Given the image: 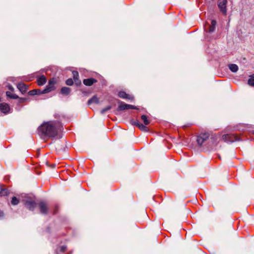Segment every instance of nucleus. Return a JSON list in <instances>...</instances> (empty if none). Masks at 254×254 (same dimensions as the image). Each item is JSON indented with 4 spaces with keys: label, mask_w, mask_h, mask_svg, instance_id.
Returning <instances> with one entry per match:
<instances>
[{
    "label": "nucleus",
    "mask_w": 254,
    "mask_h": 254,
    "mask_svg": "<svg viewBox=\"0 0 254 254\" xmlns=\"http://www.w3.org/2000/svg\"><path fill=\"white\" fill-rule=\"evenodd\" d=\"M63 130V125L58 121H50L43 123L38 128L39 134L41 136L53 138L61 137V132Z\"/></svg>",
    "instance_id": "f257e3e1"
},
{
    "label": "nucleus",
    "mask_w": 254,
    "mask_h": 254,
    "mask_svg": "<svg viewBox=\"0 0 254 254\" xmlns=\"http://www.w3.org/2000/svg\"><path fill=\"white\" fill-rule=\"evenodd\" d=\"M222 139L225 142H233L234 141L239 140L238 136L234 134H224L222 136Z\"/></svg>",
    "instance_id": "f03ea898"
},
{
    "label": "nucleus",
    "mask_w": 254,
    "mask_h": 254,
    "mask_svg": "<svg viewBox=\"0 0 254 254\" xmlns=\"http://www.w3.org/2000/svg\"><path fill=\"white\" fill-rule=\"evenodd\" d=\"M227 2V0H218V6L220 9L221 12L224 15L227 14L226 4Z\"/></svg>",
    "instance_id": "7ed1b4c3"
},
{
    "label": "nucleus",
    "mask_w": 254,
    "mask_h": 254,
    "mask_svg": "<svg viewBox=\"0 0 254 254\" xmlns=\"http://www.w3.org/2000/svg\"><path fill=\"white\" fill-rule=\"evenodd\" d=\"M24 204L27 208L30 211H33L37 206L36 202L31 199L26 200Z\"/></svg>",
    "instance_id": "20e7f679"
},
{
    "label": "nucleus",
    "mask_w": 254,
    "mask_h": 254,
    "mask_svg": "<svg viewBox=\"0 0 254 254\" xmlns=\"http://www.w3.org/2000/svg\"><path fill=\"white\" fill-rule=\"evenodd\" d=\"M209 134L208 133H201L199 135L197 136L196 141L197 144L201 146L203 143L208 138Z\"/></svg>",
    "instance_id": "39448f33"
},
{
    "label": "nucleus",
    "mask_w": 254,
    "mask_h": 254,
    "mask_svg": "<svg viewBox=\"0 0 254 254\" xmlns=\"http://www.w3.org/2000/svg\"><path fill=\"white\" fill-rule=\"evenodd\" d=\"M10 107L9 105L5 103L0 104V111L4 114H7L10 112Z\"/></svg>",
    "instance_id": "423d86ee"
},
{
    "label": "nucleus",
    "mask_w": 254,
    "mask_h": 254,
    "mask_svg": "<svg viewBox=\"0 0 254 254\" xmlns=\"http://www.w3.org/2000/svg\"><path fill=\"white\" fill-rule=\"evenodd\" d=\"M39 209L40 212L42 214H47L48 208L47 203L44 201H41L39 203Z\"/></svg>",
    "instance_id": "0eeeda50"
},
{
    "label": "nucleus",
    "mask_w": 254,
    "mask_h": 254,
    "mask_svg": "<svg viewBox=\"0 0 254 254\" xmlns=\"http://www.w3.org/2000/svg\"><path fill=\"white\" fill-rule=\"evenodd\" d=\"M130 109H136L137 108L133 105L123 103H121L118 107V110H125Z\"/></svg>",
    "instance_id": "6e6552de"
},
{
    "label": "nucleus",
    "mask_w": 254,
    "mask_h": 254,
    "mask_svg": "<svg viewBox=\"0 0 254 254\" xmlns=\"http://www.w3.org/2000/svg\"><path fill=\"white\" fill-rule=\"evenodd\" d=\"M55 83V81L54 80H50L49 81V85L47 86V87L43 90H42V93H47L53 90L54 89L53 85Z\"/></svg>",
    "instance_id": "1a4fd4ad"
},
{
    "label": "nucleus",
    "mask_w": 254,
    "mask_h": 254,
    "mask_svg": "<svg viewBox=\"0 0 254 254\" xmlns=\"http://www.w3.org/2000/svg\"><path fill=\"white\" fill-rule=\"evenodd\" d=\"M118 96L123 99H128L129 100H133L134 98L131 95L126 93L124 91H120L118 93Z\"/></svg>",
    "instance_id": "9d476101"
},
{
    "label": "nucleus",
    "mask_w": 254,
    "mask_h": 254,
    "mask_svg": "<svg viewBox=\"0 0 254 254\" xmlns=\"http://www.w3.org/2000/svg\"><path fill=\"white\" fill-rule=\"evenodd\" d=\"M97 80L93 78H90L88 79H85L83 81V84L86 86H91L94 83L97 82Z\"/></svg>",
    "instance_id": "9b49d317"
},
{
    "label": "nucleus",
    "mask_w": 254,
    "mask_h": 254,
    "mask_svg": "<svg viewBox=\"0 0 254 254\" xmlns=\"http://www.w3.org/2000/svg\"><path fill=\"white\" fill-rule=\"evenodd\" d=\"M17 87L22 94H24L27 90L26 85L23 83H20L18 84Z\"/></svg>",
    "instance_id": "f8f14e48"
},
{
    "label": "nucleus",
    "mask_w": 254,
    "mask_h": 254,
    "mask_svg": "<svg viewBox=\"0 0 254 254\" xmlns=\"http://www.w3.org/2000/svg\"><path fill=\"white\" fill-rule=\"evenodd\" d=\"M37 82L39 86L43 85L47 82V78L44 75H41L38 78Z\"/></svg>",
    "instance_id": "ddd939ff"
},
{
    "label": "nucleus",
    "mask_w": 254,
    "mask_h": 254,
    "mask_svg": "<svg viewBox=\"0 0 254 254\" xmlns=\"http://www.w3.org/2000/svg\"><path fill=\"white\" fill-rule=\"evenodd\" d=\"M73 77L77 85L81 84V81L79 80L78 72L77 71H72Z\"/></svg>",
    "instance_id": "4468645a"
},
{
    "label": "nucleus",
    "mask_w": 254,
    "mask_h": 254,
    "mask_svg": "<svg viewBox=\"0 0 254 254\" xmlns=\"http://www.w3.org/2000/svg\"><path fill=\"white\" fill-rule=\"evenodd\" d=\"M71 91L69 87H64L62 88L61 92L63 95H68Z\"/></svg>",
    "instance_id": "2eb2a0df"
},
{
    "label": "nucleus",
    "mask_w": 254,
    "mask_h": 254,
    "mask_svg": "<svg viewBox=\"0 0 254 254\" xmlns=\"http://www.w3.org/2000/svg\"><path fill=\"white\" fill-rule=\"evenodd\" d=\"M229 69L233 72H236L238 70V66L236 64H230L228 65Z\"/></svg>",
    "instance_id": "dca6fc26"
},
{
    "label": "nucleus",
    "mask_w": 254,
    "mask_h": 254,
    "mask_svg": "<svg viewBox=\"0 0 254 254\" xmlns=\"http://www.w3.org/2000/svg\"><path fill=\"white\" fill-rule=\"evenodd\" d=\"M92 103H95V104L99 103V100L96 96H94L93 97H92L91 99H90L88 101V105H90Z\"/></svg>",
    "instance_id": "f3484780"
},
{
    "label": "nucleus",
    "mask_w": 254,
    "mask_h": 254,
    "mask_svg": "<svg viewBox=\"0 0 254 254\" xmlns=\"http://www.w3.org/2000/svg\"><path fill=\"white\" fill-rule=\"evenodd\" d=\"M42 92V91H41L40 90L34 89L29 91L28 94L30 95H35L37 94H43Z\"/></svg>",
    "instance_id": "a211bd4d"
},
{
    "label": "nucleus",
    "mask_w": 254,
    "mask_h": 254,
    "mask_svg": "<svg viewBox=\"0 0 254 254\" xmlns=\"http://www.w3.org/2000/svg\"><path fill=\"white\" fill-rule=\"evenodd\" d=\"M6 95L7 97L11 99H16L19 98V97L17 95H16V94H12L9 91H7L6 92Z\"/></svg>",
    "instance_id": "6ab92c4d"
},
{
    "label": "nucleus",
    "mask_w": 254,
    "mask_h": 254,
    "mask_svg": "<svg viewBox=\"0 0 254 254\" xmlns=\"http://www.w3.org/2000/svg\"><path fill=\"white\" fill-rule=\"evenodd\" d=\"M248 84L251 86H254V74L250 76V78L248 81Z\"/></svg>",
    "instance_id": "aec40b11"
},
{
    "label": "nucleus",
    "mask_w": 254,
    "mask_h": 254,
    "mask_svg": "<svg viewBox=\"0 0 254 254\" xmlns=\"http://www.w3.org/2000/svg\"><path fill=\"white\" fill-rule=\"evenodd\" d=\"M141 120L143 121L145 125H148L150 124L149 120L147 119L146 115H142L141 117Z\"/></svg>",
    "instance_id": "412c9836"
},
{
    "label": "nucleus",
    "mask_w": 254,
    "mask_h": 254,
    "mask_svg": "<svg viewBox=\"0 0 254 254\" xmlns=\"http://www.w3.org/2000/svg\"><path fill=\"white\" fill-rule=\"evenodd\" d=\"M66 249V247L65 246H63L59 248H58L56 251V253L57 254H59V252H64Z\"/></svg>",
    "instance_id": "4be33fe9"
},
{
    "label": "nucleus",
    "mask_w": 254,
    "mask_h": 254,
    "mask_svg": "<svg viewBox=\"0 0 254 254\" xmlns=\"http://www.w3.org/2000/svg\"><path fill=\"white\" fill-rule=\"evenodd\" d=\"M8 194V190L0 187V196H4Z\"/></svg>",
    "instance_id": "5701e85b"
},
{
    "label": "nucleus",
    "mask_w": 254,
    "mask_h": 254,
    "mask_svg": "<svg viewBox=\"0 0 254 254\" xmlns=\"http://www.w3.org/2000/svg\"><path fill=\"white\" fill-rule=\"evenodd\" d=\"M139 125V127H138V128L141 130H142V131H146V132H147L148 131V127H146L145 126L146 125H144L142 124H140Z\"/></svg>",
    "instance_id": "b1692460"
},
{
    "label": "nucleus",
    "mask_w": 254,
    "mask_h": 254,
    "mask_svg": "<svg viewBox=\"0 0 254 254\" xmlns=\"http://www.w3.org/2000/svg\"><path fill=\"white\" fill-rule=\"evenodd\" d=\"M11 204L12 205H17L19 203V200L16 197L13 196L12 198V200H11Z\"/></svg>",
    "instance_id": "393cba45"
},
{
    "label": "nucleus",
    "mask_w": 254,
    "mask_h": 254,
    "mask_svg": "<svg viewBox=\"0 0 254 254\" xmlns=\"http://www.w3.org/2000/svg\"><path fill=\"white\" fill-rule=\"evenodd\" d=\"M111 109V106H109L104 109H103L101 111V113L102 114H105L107 111L110 110Z\"/></svg>",
    "instance_id": "a878e982"
},
{
    "label": "nucleus",
    "mask_w": 254,
    "mask_h": 254,
    "mask_svg": "<svg viewBox=\"0 0 254 254\" xmlns=\"http://www.w3.org/2000/svg\"><path fill=\"white\" fill-rule=\"evenodd\" d=\"M66 84L67 85L71 86L73 84V81L71 78H69L66 81Z\"/></svg>",
    "instance_id": "bb28decb"
},
{
    "label": "nucleus",
    "mask_w": 254,
    "mask_h": 254,
    "mask_svg": "<svg viewBox=\"0 0 254 254\" xmlns=\"http://www.w3.org/2000/svg\"><path fill=\"white\" fill-rule=\"evenodd\" d=\"M141 123H140L138 121H132V124L134 125H135L136 126H137L138 127H139L138 125H139Z\"/></svg>",
    "instance_id": "cd10ccee"
},
{
    "label": "nucleus",
    "mask_w": 254,
    "mask_h": 254,
    "mask_svg": "<svg viewBox=\"0 0 254 254\" xmlns=\"http://www.w3.org/2000/svg\"><path fill=\"white\" fill-rule=\"evenodd\" d=\"M215 29V26H211L210 27V28H209V32H210V33L213 32L214 31Z\"/></svg>",
    "instance_id": "c85d7f7f"
},
{
    "label": "nucleus",
    "mask_w": 254,
    "mask_h": 254,
    "mask_svg": "<svg viewBox=\"0 0 254 254\" xmlns=\"http://www.w3.org/2000/svg\"><path fill=\"white\" fill-rule=\"evenodd\" d=\"M216 24V21L214 20H212L211 21V26H215Z\"/></svg>",
    "instance_id": "c756f323"
},
{
    "label": "nucleus",
    "mask_w": 254,
    "mask_h": 254,
    "mask_svg": "<svg viewBox=\"0 0 254 254\" xmlns=\"http://www.w3.org/2000/svg\"><path fill=\"white\" fill-rule=\"evenodd\" d=\"M4 216V213L1 210H0V218H2Z\"/></svg>",
    "instance_id": "7c9ffc66"
},
{
    "label": "nucleus",
    "mask_w": 254,
    "mask_h": 254,
    "mask_svg": "<svg viewBox=\"0 0 254 254\" xmlns=\"http://www.w3.org/2000/svg\"><path fill=\"white\" fill-rule=\"evenodd\" d=\"M8 88H9V90H10L12 91H14V88L11 85H9L8 86Z\"/></svg>",
    "instance_id": "2f4dec72"
},
{
    "label": "nucleus",
    "mask_w": 254,
    "mask_h": 254,
    "mask_svg": "<svg viewBox=\"0 0 254 254\" xmlns=\"http://www.w3.org/2000/svg\"><path fill=\"white\" fill-rule=\"evenodd\" d=\"M22 101H25V100H26V99H24V98L22 99Z\"/></svg>",
    "instance_id": "473e14b6"
}]
</instances>
